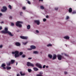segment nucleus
Returning <instances> with one entry per match:
<instances>
[{
  "mask_svg": "<svg viewBox=\"0 0 76 76\" xmlns=\"http://www.w3.org/2000/svg\"><path fill=\"white\" fill-rule=\"evenodd\" d=\"M57 57L59 60H61V58H63V56H62L61 55H58Z\"/></svg>",
  "mask_w": 76,
  "mask_h": 76,
  "instance_id": "obj_7",
  "label": "nucleus"
},
{
  "mask_svg": "<svg viewBox=\"0 0 76 76\" xmlns=\"http://www.w3.org/2000/svg\"><path fill=\"white\" fill-rule=\"evenodd\" d=\"M48 57L49 58H52L53 57V56L52 55L50 54H49L48 55Z\"/></svg>",
  "mask_w": 76,
  "mask_h": 76,
  "instance_id": "obj_12",
  "label": "nucleus"
},
{
  "mask_svg": "<svg viewBox=\"0 0 76 76\" xmlns=\"http://www.w3.org/2000/svg\"><path fill=\"white\" fill-rule=\"evenodd\" d=\"M30 47L31 48H32V49H35V48H36V47L34 45L31 46Z\"/></svg>",
  "mask_w": 76,
  "mask_h": 76,
  "instance_id": "obj_14",
  "label": "nucleus"
},
{
  "mask_svg": "<svg viewBox=\"0 0 76 76\" xmlns=\"http://www.w3.org/2000/svg\"><path fill=\"white\" fill-rule=\"evenodd\" d=\"M37 67H38L40 69H42V66H41V64H40L38 63H37L36 64Z\"/></svg>",
  "mask_w": 76,
  "mask_h": 76,
  "instance_id": "obj_5",
  "label": "nucleus"
},
{
  "mask_svg": "<svg viewBox=\"0 0 76 76\" xmlns=\"http://www.w3.org/2000/svg\"><path fill=\"white\" fill-rule=\"evenodd\" d=\"M2 47H3V45H0V48H2Z\"/></svg>",
  "mask_w": 76,
  "mask_h": 76,
  "instance_id": "obj_44",
  "label": "nucleus"
},
{
  "mask_svg": "<svg viewBox=\"0 0 76 76\" xmlns=\"http://www.w3.org/2000/svg\"><path fill=\"white\" fill-rule=\"evenodd\" d=\"M45 66H46V65H44L43 66V69H44L45 68Z\"/></svg>",
  "mask_w": 76,
  "mask_h": 76,
  "instance_id": "obj_41",
  "label": "nucleus"
},
{
  "mask_svg": "<svg viewBox=\"0 0 76 76\" xmlns=\"http://www.w3.org/2000/svg\"><path fill=\"white\" fill-rule=\"evenodd\" d=\"M23 22L21 21H18L16 24V26H19V27H22V26L21 23H22Z\"/></svg>",
  "mask_w": 76,
  "mask_h": 76,
  "instance_id": "obj_3",
  "label": "nucleus"
},
{
  "mask_svg": "<svg viewBox=\"0 0 76 76\" xmlns=\"http://www.w3.org/2000/svg\"><path fill=\"white\" fill-rule=\"evenodd\" d=\"M43 74V73L42 72H40L39 73V74H37V76H43L42 75Z\"/></svg>",
  "mask_w": 76,
  "mask_h": 76,
  "instance_id": "obj_9",
  "label": "nucleus"
},
{
  "mask_svg": "<svg viewBox=\"0 0 76 76\" xmlns=\"http://www.w3.org/2000/svg\"><path fill=\"white\" fill-rule=\"evenodd\" d=\"M40 8L41 9H44V7L42 6H40Z\"/></svg>",
  "mask_w": 76,
  "mask_h": 76,
  "instance_id": "obj_25",
  "label": "nucleus"
},
{
  "mask_svg": "<svg viewBox=\"0 0 76 76\" xmlns=\"http://www.w3.org/2000/svg\"><path fill=\"white\" fill-rule=\"evenodd\" d=\"M2 15H3V14H2V13H0V17L1 16H2Z\"/></svg>",
  "mask_w": 76,
  "mask_h": 76,
  "instance_id": "obj_50",
  "label": "nucleus"
},
{
  "mask_svg": "<svg viewBox=\"0 0 76 76\" xmlns=\"http://www.w3.org/2000/svg\"><path fill=\"white\" fill-rule=\"evenodd\" d=\"M28 60H31L32 59V58H28Z\"/></svg>",
  "mask_w": 76,
  "mask_h": 76,
  "instance_id": "obj_45",
  "label": "nucleus"
},
{
  "mask_svg": "<svg viewBox=\"0 0 76 76\" xmlns=\"http://www.w3.org/2000/svg\"><path fill=\"white\" fill-rule=\"evenodd\" d=\"M34 22L36 23L38 25H39V20H35Z\"/></svg>",
  "mask_w": 76,
  "mask_h": 76,
  "instance_id": "obj_10",
  "label": "nucleus"
},
{
  "mask_svg": "<svg viewBox=\"0 0 76 76\" xmlns=\"http://www.w3.org/2000/svg\"><path fill=\"white\" fill-rule=\"evenodd\" d=\"M36 32H37V33H39V31L37 30H36Z\"/></svg>",
  "mask_w": 76,
  "mask_h": 76,
  "instance_id": "obj_47",
  "label": "nucleus"
},
{
  "mask_svg": "<svg viewBox=\"0 0 76 76\" xmlns=\"http://www.w3.org/2000/svg\"><path fill=\"white\" fill-rule=\"evenodd\" d=\"M34 54H38V52L37 51H34L33 52Z\"/></svg>",
  "mask_w": 76,
  "mask_h": 76,
  "instance_id": "obj_21",
  "label": "nucleus"
},
{
  "mask_svg": "<svg viewBox=\"0 0 76 76\" xmlns=\"http://www.w3.org/2000/svg\"><path fill=\"white\" fill-rule=\"evenodd\" d=\"M39 1H43V0H39Z\"/></svg>",
  "mask_w": 76,
  "mask_h": 76,
  "instance_id": "obj_53",
  "label": "nucleus"
},
{
  "mask_svg": "<svg viewBox=\"0 0 76 76\" xmlns=\"http://www.w3.org/2000/svg\"><path fill=\"white\" fill-rule=\"evenodd\" d=\"M2 67H3V69H6V67H4V66Z\"/></svg>",
  "mask_w": 76,
  "mask_h": 76,
  "instance_id": "obj_48",
  "label": "nucleus"
},
{
  "mask_svg": "<svg viewBox=\"0 0 76 76\" xmlns=\"http://www.w3.org/2000/svg\"><path fill=\"white\" fill-rule=\"evenodd\" d=\"M4 31H8V29L7 28H5L4 29Z\"/></svg>",
  "mask_w": 76,
  "mask_h": 76,
  "instance_id": "obj_26",
  "label": "nucleus"
},
{
  "mask_svg": "<svg viewBox=\"0 0 76 76\" xmlns=\"http://www.w3.org/2000/svg\"><path fill=\"white\" fill-rule=\"evenodd\" d=\"M64 38L65 39H69V38H70V37L67 36H66L64 37Z\"/></svg>",
  "mask_w": 76,
  "mask_h": 76,
  "instance_id": "obj_11",
  "label": "nucleus"
},
{
  "mask_svg": "<svg viewBox=\"0 0 76 76\" xmlns=\"http://www.w3.org/2000/svg\"><path fill=\"white\" fill-rule=\"evenodd\" d=\"M27 3L28 4H31V2H30V1H27Z\"/></svg>",
  "mask_w": 76,
  "mask_h": 76,
  "instance_id": "obj_34",
  "label": "nucleus"
},
{
  "mask_svg": "<svg viewBox=\"0 0 76 76\" xmlns=\"http://www.w3.org/2000/svg\"><path fill=\"white\" fill-rule=\"evenodd\" d=\"M10 64H12L11 63V62H9L7 64L8 66H10Z\"/></svg>",
  "mask_w": 76,
  "mask_h": 76,
  "instance_id": "obj_28",
  "label": "nucleus"
},
{
  "mask_svg": "<svg viewBox=\"0 0 76 76\" xmlns=\"http://www.w3.org/2000/svg\"><path fill=\"white\" fill-rule=\"evenodd\" d=\"M9 19H12V17L10 16L9 17Z\"/></svg>",
  "mask_w": 76,
  "mask_h": 76,
  "instance_id": "obj_43",
  "label": "nucleus"
},
{
  "mask_svg": "<svg viewBox=\"0 0 76 76\" xmlns=\"http://www.w3.org/2000/svg\"><path fill=\"white\" fill-rule=\"evenodd\" d=\"M55 9L56 10H58V8L56 7L55 8Z\"/></svg>",
  "mask_w": 76,
  "mask_h": 76,
  "instance_id": "obj_39",
  "label": "nucleus"
},
{
  "mask_svg": "<svg viewBox=\"0 0 76 76\" xmlns=\"http://www.w3.org/2000/svg\"><path fill=\"white\" fill-rule=\"evenodd\" d=\"M27 65L28 66H31L32 67H34V64L31 63V62H29L27 63Z\"/></svg>",
  "mask_w": 76,
  "mask_h": 76,
  "instance_id": "obj_4",
  "label": "nucleus"
},
{
  "mask_svg": "<svg viewBox=\"0 0 76 76\" xmlns=\"http://www.w3.org/2000/svg\"><path fill=\"white\" fill-rule=\"evenodd\" d=\"M7 70H9V69H11V67H7Z\"/></svg>",
  "mask_w": 76,
  "mask_h": 76,
  "instance_id": "obj_31",
  "label": "nucleus"
},
{
  "mask_svg": "<svg viewBox=\"0 0 76 76\" xmlns=\"http://www.w3.org/2000/svg\"><path fill=\"white\" fill-rule=\"evenodd\" d=\"M27 29H29L31 28V26L29 25H28L27 27Z\"/></svg>",
  "mask_w": 76,
  "mask_h": 76,
  "instance_id": "obj_19",
  "label": "nucleus"
},
{
  "mask_svg": "<svg viewBox=\"0 0 76 76\" xmlns=\"http://www.w3.org/2000/svg\"><path fill=\"white\" fill-rule=\"evenodd\" d=\"M17 65H18V62L16 63V66H17Z\"/></svg>",
  "mask_w": 76,
  "mask_h": 76,
  "instance_id": "obj_56",
  "label": "nucleus"
},
{
  "mask_svg": "<svg viewBox=\"0 0 76 76\" xmlns=\"http://www.w3.org/2000/svg\"><path fill=\"white\" fill-rule=\"evenodd\" d=\"M11 24L12 26H14V23H11Z\"/></svg>",
  "mask_w": 76,
  "mask_h": 76,
  "instance_id": "obj_40",
  "label": "nucleus"
},
{
  "mask_svg": "<svg viewBox=\"0 0 76 76\" xmlns=\"http://www.w3.org/2000/svg\"><path fill=\"white\" fill-rule=\"evenodd\" d=\"M20 38L22 39H28V37H24V36H20Z\"/></svg>",
  "mask_w": 76,
  "mask_h": 76,
  "instance_id": "obj_8",
  "label": "nucleus"
},
{
  "mask_svg": "<svg viewBox=\"0 0 76 76\" xmlns=\"http://www.w3.org/2000/svg\"><path fill=\"white\" fill-rule=\"evenodd\" d=\"M33 69L34 70V71H35L36 72L37 71H38V68L37 67H34L33 68Z\"/></svg>",
  "mask_w": 76,
  "mask_h": 76,
  "instance_id": "obj_15",
  "label": "nucleus"
},
{
  "mask_svg": "<svg viewBox=\"0 0 76 76\" xmlns=\"http://www.w3.org/2000/svg\"><path fill=\"white\" fill-rule=\"evenodd\" d=\"M2 29V27L1 26H0V30Z\"/></svg>",
  "mask_w": 76,
  "mask_h": 76,
  "instance_id": "obj_49",
  "label": "nucleus"
},
{
  "mask_svg": "<svg viewBox=\"0 0 76 76\" xmlns=\"http://www.w3.org/2000/svg\"><path fill=\"white\" fill-rule=\"evenodd\" d=\"M20 73L21 76H25V74L24 73H23L22 72H20Z\"/></svg>",
  "mask_w": 76,
  "mask_h": 76,
  "instance_id": "obj_17",
  "label": "nucleus"
},
{
  "mask_svg": "<svg viewBox=\"0 0 76 76\" xmlns=\"http://www.w3.org/2000/svg\"><path fill=\"white\" fill-rule=\"evenodd\" d=\"M23 14V13H22V12H20V15H22Z\"/></svg>",
  "mask_w": 76,
  "mask_h": 76,
  "instance_id": "obj_42",
  "label": "nucleus"
},
{
  "mask_svg": "<svg viewBox=\"0 0 76 76\" xmlns=\"http://www.w3.org/2000/svg\"><path fill=\"white\" fill-rule=\"evenodd\" d=\"M6 66V64H2L1 65L2 67H5Z\"/></svg>",
  "mask_w": 76,
  "mask_h": 76,
  "instance_id": "obj_23",
  "label": "nucleus"
},
{
  "mask_svg": "<svg viewBox=\"0 0 76 76\" xmlns=\"http://www.w3.org/2000/svg\"><path fill=\"white\" fill-rule=\"evenodd\" d=\"M17 76H20V75L19 74H17Z\"/></svg>",
  "mask_w": 76,
  "mask_h": 76,
  "instance_id": "obj_52",
  "label": "nucleus"
},
{
  "mask_svg": "<svg viewBox=\"0 0 76 76\" xmlns=\"http://www.w3.org/2000/svg\"><path fill=\"white\" fill-rule=\"evenodd\" d=\"M51 46H52V45L51 44H49L47 45L48 47H51Z\"/></svg>",
  "mask_w": 76,
  "mask_h": 76,
  "instance_id": "obj_30",
  "label": "nucleus"
},
{
  "mask_svg": "<svg viewBox=\"0 0 76 76\" xmlns=\"http://www.w3.org/2000/svg\"><path fill=\"white\" fill-rule=\"evenodd\" d=\"M22 54H23V52H20L19 53V54L20 56H21V55H22Z\"/></svg>",
  "mask_w": 76,
  "mask_h": 76,
  "instance_id": "obj_32",
  "label": "nucleus"
},
{
  "mask_svg": "<svg viewBox=\"0 0 76 76\" xmlns=\"http://www.w3.org/2000/svg\"><path fill=\"white\" fill-rule=\"evenodd\" d=\"M15 61V60H11L10 62L11 63V64H13V63H14Z\"/></svg>",
  "mask_w": 76,
  "mask_h": 76,
  "instance_id": "obj_20",
  "label": "nucleus"
},
{
  "mask_svg": "<svg viewBox=\"0 0 76 76\" xmlns=\"http://www.w3.org/2000/svg\"><path fill=\"white\" fill-rule=\"evenodd\" d=\"M28 50H32V49H28Z\"/></svg>",
  "mask_w": 76,
  "mask_h": 76,
  "instance_id": "obj_55",
  "label": "nucleus"
},
{
  "mask_svg": "<svg viewBox=\"0 0 76 76\" xmlns=\"http://www.w3.org/2000/svg\"><path fill=\"white\" fill-rule=\"evenodd\" d=\"M56 59V55L54 54L53 55V60H55Z\"/></svg>",
  "mask_w": 76,
  "mask_h": 76,
  "instance_id": "obj_13",
  "label": "nucleus"
},
{
  "mask_svg": "<svg viewBox=\"0 0 76 76\" xmlns=\"http://www.w3.org/2000/svg\"><path fill=\"white\" fill-rule=\"evenodd\" d=\"M67 73V72H64V74L65 75H66Z\"/></svg>",
  "mask_w": 76,
  "mask_h": 76,
  "instance_id": "obj_46",
  "label": "nucleus"
},
{
  "mask_svg": "<svg viewBox=\"0 0 76 76\" xmlns=\"http://www.w3.org/2000/svg\"><path fill=\"white\" fill-rule=\"evenodd\" d=\"M46 68H48V66H46Z\"/></svg>",
  "mask_w": 76,
  "mask_h": 76,
  "instance_id": "obj_54",
  "label": "nucleus"
},
{
  "mask_svg": "<svg viewBox=\"0 0 76 76\" xmlns=\"http://www.w3.org/2000/svg\"><path fill=\"white\" fill-rule=\"evenodd\" d=\"M62 55H64L65 56H68V55H67V54L64 53H62Z\"/></svg>",
  "mask_w": 76,
  "mask_h": 76,
  "instance_id": "obj_24",
  "label": "nucleus"
},
{
  "mask_svg": "<svg viewBox=\"0 0 76 76\" xmlns=\"http://www.w3.org/2000/svg\"><path fill=\"white\" fill-rule=\"evenodd\" d=\"M8 7L11 10H12V6L10 5H9L8 6Z\"/></svg>",
  "mask_w": 76,
  "mask_h": 76,
  "instance_id": "obj_22",
  "label": "nucleus"
},
{
  "mask_svg": "<svg viewBox=\"0 0 76 76\" xmlns=\"http://www.w3.org/2000/svg\"><path fill=\"white\" fill-rule=\"evenodd\" d=\"M26 9V7H22V9H23V10H25Z\"/></svg>",
  "mask_w": 76,
  "mask_h": 76,
  "instance_id": "obj_33",
  "label": "nucleus"
},
{
  "mask_svg": "<svg viewBox=\"0 0 76 76\" xmlns=\"http://www.w3.org/2000/svg\"><path fill=\"white\" fill-rule=\"evenodd\" d=\"M12 54H15V58H17L18 57H19V52L18 51H15V52H12Z\"/></svg>",
  "mask_w": 76,
  "mask_h": 76,
  "instance_id": "obj_2",
  "label": "nucleus"
},
{
  "mask_svg": "<svg viewBox=\"0 0 76 76\" xmlns=\"http://www.w3.org/2000/svg\"><path fill=\"white\" fill-rule=\"evenodd\" d=\"M26 0V1H28V0Z\"/></svg>",
  "mask_w": 76,
  "mask_h": 76,
  "instance_id": "obj_58",
  "label": "nucleus"
},
{
  "mask_svg": "<svg viewBox=\"0 0 76 76\" xmlns=\"http://www.w3.org/2000/svg\"><path fill=\"white\" fill-rule=\"evenodd\" d=\"M7 10V7L5 6L3 7V9L1 10V11L2 12H6V11Z\"/></svg>",
  "mask_w": 76,
  "mask_h": 76,
  "instance_id": "obj_6",
  "label": "nucleus"
},
{
  "mask_svg": "<svg viewBox=\"0 0 76 76\" xmlns=\"http://www.w3.org/2000/svg\"><path fill=\"white\" fill-rule=\"evenodd\" d=\"M28 72L30 73V72H31L32 71V70L31 69H28Z\"/></svg>",
  "mask_w": 76,
  "mask_h": 76,
  "instance_id": "obj_29",
  "label": "nucleus"
},
{
  "mask_svg": "<svg viewBox=\"0 0 76 76\" xmlns=\"http://www.w3.org/2000/svg\"><path fill=\"white\" fill-rule=\"evenodd\" d=\"M25 56H25V55H22V57H23V58L25 57Z\"/></svg>",
  "mask_w": 76,
  "mask_h": 76,
  "instance_id": "obj_36",
  "label": "nucleus"
},
{
  "mask_svg": "<svg viewBox=\"0 0 76 76\" xmlns=\"http://www.w3.org/2000/svg\"><path fill=\"white\" fill-rule=\"evenodd\" d=\"M72 13V14H75V13H76V12H75V11H73Z\"/></svg>",
  "mask_w": 76,
  "mask_h": 76,
  "instance_id": "obj_37",
  "label": "nucleus"
},
{
  "mask_svg": "<svg viewBox=\"0 0 76 76\" xmlns=\"http://www.w3.org/2000/svg\"><path fill=\"white\" fill-rule=\"evenodd\" d=\"M1 23H4V22L3 21H2V22H1Z\"/></svg>",
  "mask_w": 76,
  "mask_h": 76,
  "instance_id": "obj_57",
  "label": "nucleus"
},
{
  "mask_svg": "<svg viewBox=\"0 0 76 76\" xmlns=\"http://www.w3.org/2000/svg\"><path fill=\"white\" fill-rule=\"evenodd\" d=\"M1 33L2 34H8L10 35V36L11 37H13V35L12 34L11 32L9 31H1Z\"/></svg>",
  "mask_w": 76,
  "mask_h": 76,
  "instance_id": "obj_1",
  "label": "nucleus"
},
{
  "mask_svg": "<svg viewBox=\"0 0 76 76\" xmlns=\"http://www.w3.org/2000/svg\"><path fill=\"white\" fill-rule=\"evenodd\" d=\"M15 45L17 46H20V44L18 42H16L15 43Z\"/></svg>",
  "mask_w": 76,
  "mask_h": 76,
  "instance_id": "obj_16",
  "label": "nucleus"
},
{
  "mask_svg": "<svg viewBox=\"0 0 76 76\" xmlns=\"http://www.w3.org/2000/svg\"><path fill=\"white\" fill-rule=\"evenodd\" d=\"M46 18H48V15H46Z\"/></svg>",
  "mask_w": 76,
  "mask_h": 76,
  "instance_id": "obj_51",
  "label": "nucleus"
},
{
  "mask_svg": "<svg viewBox=\"0 0 76 76\" xmlns=\"http://www.w3.org/2000/svg\"><path fill=\"white\" fill-rule=\"evenodd\" d=\"M69 13H71L72 12V9L71 8H70L69 10Z\"/></svg>",
  "mask_w": 76,
  "mask_h": 76,
  "instance_id": "obj_18",
  "label": "nucleus"
},
{
  "mask_svg": "<svg viewBox=\"0 0 76 76\" xmlns=\"http://www.w3.org/2000/svg\"><path fill=\"white\" fill-rule=\"evenodd\" d=\"M27 43H28V42H23V45H26Z\"/></svg>",
  "mask_w": 76,
  "mask_h": 76,
  "instance_id": "obj_27",
  "label": "nucleus"
},
{
  "mask_svg": "<svg viewBox=\"0 0 76 76\" xmlns=\"http://www.w3.org/2000/svg\"><path fill=\"white\" fill-rule=\"evenodd\" d=\"M69 17L67 16L66 17V19H69Z\"/></svg>",
  "mask_w": 76,
  "mask_h": 76,
  "instance_id": "obj_38",
  "label": "nucleus"
},
{
  "mask_svg": "<svg viewBox=\"0 0 76 76\" xmlns=\"http://www.w3.org/2000/svg\"><path fill=\"white\" fill-rule=\"evenodd\" d=\"M46 20H47V19H45V18L43 19V22H45L46 21Z\"/></svg>",
  "mask_w": 76,
  "mask_h": 76,
  "instance_id": "obj_35",
  "label": "nucleus"
}]
</instances>
